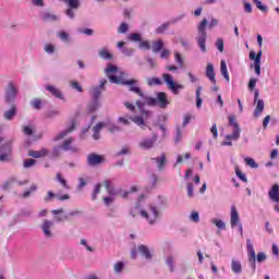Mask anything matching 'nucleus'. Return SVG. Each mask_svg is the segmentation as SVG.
Instances as JSON below:
<instances>
[{
    "instance_id": "nucleus-1",
    "label": "nucleus",
    "mask_w": 279,
    "mask_h": 279,
    "mask_svg": "<svg viewBox=\"0 0 279 279\" xmlns=\"http://www.w3.org/2000/svg\"><path fill=\"white\" fill-rule=\"evenodd\" d=\"M107 77L111 84H120L121 86H129L131 93L138 95L142 100H136L135 106L137 110H141L144 119H149V111L143 109L145 106H159V108H165L169 106V100L167 99V94L165 92H159L157 98L145 95V92L138 87V80L128 78V74L124 72H119L117 65L109 64L106 69Z\"/></svg>"
},
{
    "instance_id": "nucleus-2",
    "label": "nucleus",
    "mask_w": 279,
    "mask_h": 279,
    "mask_svg": "<svg viewBox=\"0 0 279 279\" xmlns=\"http://www.w3.org/2000/svg\"><path fill=\"white\" fill-rule=\"evenodd\" d=\"M147 86H162V84H167V86L175 93V82H173V76L171 74H162L161 78L159 77H149L146 80Z\"/></svg>"
},
{
    "instance_id": "nucleus-3",
    "label": "nucleus",
    "mask_w": 279,
    "mask_h": 279,
    "mask_svg": "<svg viewBox=\"0 0 279 279\" xmlns=\"http://www.w3.org/2000/svg\"><path fill=\"white\" fill-rule=\"evenodd\" d=\"M141 217L143 219H146V221L154 226L158 221V218L160 217V211H158V207L155 205H149L148 211L147 210H141Z\"/></svg>"
},
{
    "instance_id": "nucleus-4",
    "label": "nucleus",
    "mask_w": 279,
    "mask_h": 279,
    "mask_svg": "<svg viewBox=\"0 0 279 279\" xmlns=\"http://www.w3.org/2000/svg\"><path fill=\"white\" fill-rule=\"evenodd\" d=\"M206 25H208V20L203 19L202 22L199 23L197 29H198V36H197V43L201 51L203 53H206Z\"/></svg>"
},
{
    "instance_id": "nucleus-5",
    "label": "nucleus",
    "mask_w": 279,
    "mask_h": 279,
    "mask_svg": "<svg viewBox=\"0 0 279 279\" xmlns=\"http://www.w3.org/2000/svg\"><path fill=\"white\" fill-rule=\"evenodd\" d=\"M229 125L233 128L232 134L226 135V141H239L241 138V128L234 116H229Z\"/></svg>"
},
{
    "instance_id": "nucleus-6",
    "label": "nucleus",
    "mask_w": 279,
    "mask_h": 279,
    "mask_svg": "<svg viewBox=\"0 0 279 279\" xmlns=\"http://www.w3.org/2000/svg\"><path fill=\"white\" fill-rule=\"evenodd\" d=\"M16 85L13 82H9L7 90H5V101L7 104H12L14 99H16L17 94Z\"/></svg>"
},
{
    "instance_id": "nucleus-7",
    "label": "nucleus",
    "mask_w": 279,
    "mask_h": 279,
    "mask_svg": "<svg viewBox=\"0 0 279 279\" xmlns=\"http://www.w3.org/2000/svg\"><path fill=\"white\" fill-rule=\"evenodd\" d=\"M63 3H66L68 10L65 11L66 16L70 19H74L75 13L74 10L80 8V0H61Z\"/></svg>"
},
{
    "instance_id": "nucleus-8",
    "label": "nucleus",
    "mask_w": 279,
    "mask_h": 279,
    "mask_svg": "<svg viewBox=\"0 0 279 279\" xmlns=\"http://www.w3.org/2000/svg\"><path fill=\"white\" fill-rule=\"evenodd\" d=\"M246 250L248 254V262L252 264L253 271H256V251L254 250V245L252 241H246Z\"/></svg>"
},
{
    "instance_id": "nucleus-9",
    "label": "nucleus",
    "mask_w": 279,
    "mask_h": 279,
    "mask_svg": "<svg viewBox=\"0 0 279 279\" xmlns=\"http://www.w3.org/2000/svg\"><path fill=\"white\" fill-rule=\"evenodd\" d=\"M156 141H158V135L154 134L151 138H145L138 143V147L141 149H151L154 145H156Z\"/></svg>"
},
{
    "instance_id": "nucleus-10",
    "label": "nucleus",
    "mask_w": 279,
    "mask_h": 279,
    "mask_svg": "<svg viewBox=\"0 0 279 279\" xmlns=\"http://www.w3.org/2000/svg\"><path fill=\"white\" fill-rule=\"evenodd\" d=\"M101 162H104V156L101 155L93 153L87 156V165L89 167H97V165H101Z\"/></svg>"
},
{
    "instance_id": "nucleus-11",
    "label": "nucleus",
    "mask_w": 279,
    "mask_h": 279,
    "mask_svg": "<svg viewBox=\"0 0 279 279\" xmlns=\"http://www.w3.org/2000/svg\"><path fill=\"white\" fill-rule=\"evenodd\" d=\"M54 197H57V199H59L60 202L71 199V196L69 194H64V195L60 196V193L56 194L52 191H48L47 195L44 198V202H51V199H53Z\"/></svg>"
},
{
    "instance_id": "nucleus-12",
    "label": "nucleus",
    "mask_w": 279,
    "mask_h": 279,
    "mask_svg": "<svg viewBox=\"0 0 279 279\" xmlns=\"http://www.w3.org/2000/svg\"><path fill=\"white\" fill-rule=\"evenodd\" d=\"M230 223L231 228H236L240 222V217H239V210H236V206H231V213H230Z\"/></svg>"
},
{
    "instance_id": "nucleus-13",
    "label": "nucleus",
    "mask_w": 279,
    "mask_h": 279,
    "mask_svg": "<svg viewBox=\"0 0 279 279\" xmlns=\"http://www.w3.org/2000/svg\"><path fill=\"white\" fill-rule=\"evenodd\" d=\"M153 162L156 163L158 171H165V166L167 165V155L162 154L157 158H151Z\"/></svg>"
},
{
    "instance_id": "nucleus-14",
    "label": "nucleus",
    "mask_w": 279,
    "mask_h": 279,
    "mask_svg": "<svg viewBox=\"0 0 279 279\" xmlns=\"http://www.w3.org/2000/svg\"><path fill=\"white\" fill-rule=\"evenodd\" d=\"M268 197L271 199V202H275L276 204L279 203V185L274 184L271 189L268 191Z\"/></svg>"
},
{
    "instance_id": "nucleus-15",
    "label": "nucleus",
    "mask_w": 279,
    "mask_h": 279,
    "mask_svg": "<svg viewBox=\"0 0 279 279\" xmlns=\"http://www.w3.org/2000/svg\"><path fill=\"white\" fill-rule=\"evenodd\" d=\"M51 228H53V221L44 220V223L41 225V230L48 239H51L53 234L51 233Z\"/></svg>"
},
{
    "instance_id": "nucleus-16",
    "label": "nucleus",
    "mask_w": 279,
    "mask_h": 279,
    "mask_svg": "<svg viewBox=\"0 0 279 279\" xmlns=\"http://www.w3.org/2000/svg\"><path fill=\"white\" fill-rule=\"evenodd\" d=\"M28 156L31 158H45L49 156V150L47 148H41L40 150H29Z\"/></svg>"
},
{
    "instance_id": "nucleus-17",
    "label": "nucleus",
    "mask_w": 279,
    "mask_h": 279,
    "mask_svg": "<svg viewBox=\"0 0 279 279\" xmlns=\"http://www.w3.org/2000/svg\"><path fill=\"white\" fill-rule=\"evenodd\" d=\"M215 76V65H213V63H208L206 66V77H208V80L214 84H217V78Z\"/></svg>"
},
{
    "instance_id": "nucleus-18",
    "label": "nucleus",
    "mask_w": 279,
    "mask_h": 279,
    "mask_svg": "<svg viewBox=\"0 0 279 279\" xmlns=\"http://www.w3.org/2000/svg\"><path fill=\"white\" fill-rule=\"evenodd\" d=\"M73 130H75V121L72 122L71 128L66 129L65 131H62L57 136H54L53 141L54 142L62 141V138H64L65 136L71 134V132H73Z\"/></svg>"
},
{
    "instance_id": "nucleus-19",
    "label": "nucleus",
    "mask_w": 279,
    "mask_h": 279,
    "mask_svg": "<svg viewBox=\"0 0 279 279\" xmlns=\"http://www.w3.org/2000/svg\"><path fill=\"white\" fill-rule=\"evenodd\" d=\"M264 110H265V101L263 99L257 100V105L254 110V118L258 119V117L263 114Z\"/></svg>"
},
{
    "instance_id": "nucleus-20",
    "label": "nucleus",
    "mask_w": 279,
    "mask_h": 279,
    "mask_svg": "<svg viewBox=\"0 0 279 279\" xmlns=\"http://www.w3.org/2000/svg\"><path fill=\"white\" fill-rule=\"evenodd\" d=\"M46 90H48V93L52 94L53 97H57V99H64V96H62V92H60V89H58L53 85H47Z\"/></svg>"
},
{
    "instance_id": "nucleus-21",
    "label": "nucleus",
    "mask_w": 279,
    "mask_h": 279,
    "mask_svg": "<svg viewBox=\"0 0 279 279\" xmlns=\"http://www.w3.org/2000/svg\"><path fill=\"white\" fill-rule=\"evenodd\" d=\"M138 252L142 254V256H145L147 260H151V252L149 251V247L147 245H140Z\"/></svg>"
},
{
    "instance_id": "nucleus-22",
    "label": "nucleus",
    "mask_w": 279,
    "mask_h": 279,
    "mask_svg": "<svg viewBox=\"0 0 279 279\" xmlns=\"http://www.w3.org/2000/svg\"><path fill=\"white\" fill-rule=\"evenodd\" d=\"M104 125H106V123L104 122H98L94 128H93V138L94 141H99L100 138V135H99V132H101Z\"/></svg>"
},
{
    "instance_id": "nucleus-23",
    "label": "nucleus",
    "mask_w": 279,
    "mask_h": 279,
    "mask_svg": "<svg viewBox=\"0 0 279 279\" xmlns=\"http://www.w3.org/2000/svg\"><path fill=\"white\" fill-rule=\"evenodd\" d=\"M73 137L68 138L66 141L63 142L61 148L64 151H77V148L71 147V144L73 143Z\"/></svg>"
},
{
    "instance_id": "nucleus-24",
    "label": "nucleus",
    "mask_w": 279,
    "mask_h": 279,
    "mask_svg": "<svg viewBox=\"0 0 279 279\" xmlns=\"http://www.w3.org/2000/svg\"><path fill=\"white\" fill-rule=\"evenodd\" d=\"M14 117H16V106L11 105V110H8L4 112V119L7 121H12V119H14Z\"/></svg>"
},
{
    "instance_id": "nucleus-25",
    "label": "nucleus",
    "mask_w": 279,
    "mask_h": 279,
    "mask_svg": "<svg viewBox=\"0 0 279 279\" xmlns=\"http://www.w3.org/2000/svg\"><path fill=\"white\" fill-rule=\"evenodd\" d=\"M231 270L233 271V274H241L243 271V266H241V262L232 259Z\"/></svg>"
},
{
    "instance_id": "nucleus-26",
    "label": "nucleus",
    "mask_w": 279,
    "mask_h": 279,
    "mask_svg": "<svg viewBox=\"0 0 279 279\" xmlns=\"http://www.w3.org/2000/svg\"><path fill=\"white\" fill-rule=\"evenodd\" d=\"M163 47H165V44L162 43V39L153 41L151 49L154 53H158L159 51H162Z\"/></svg>"
},
{
    "instance_id": "nucleus-27",
    "label": "nucleus",
    "mask_w": 279,
    "mask_h": 279,
    "mask_svg": "<svg viewBox=\"0 0 279 279\" xmlns=\"http://www.w3.org/2000/svg\"><path fill=\"white\" fill-rule=\"evenodd\" d=\"M220 73L227 80L230 82V74L228 73V65L226 64V61L220 62Z\"/></svg>"
},
{
    "instance_id": "nucleus-28",
    "label": "nucleus",
    "mask_w": 279,
    "mask_h": 279,
    "mask_svg": "<svg viewBox=\"0 0 279 279\" xmlns=\"http://www.w3.org/2000/svg\"><path fill=\"white\" fill-rule=\"evenodd\" d=\"M56 180L59 182V184H61V186H62L63 189H66V191H69V189H71V186H69V183L66 182V179H64V178L62 177V173L58 172V173L56 174Z\"/></svg>"
},
{
    "instance_id": "nucleus-29",
    "label": "nucleus",
    "mask_w": 279,
    "mask_h": 279,
    "mask_svg": "<svg viewBox=\"0 0 279 279\" xmlns=\"http://www.w3.org/2000/svg\"><path fill=\"white\" fill-rule=\"evenodd\" d=\"M248 58L250 60H254L255 63H260V58H263V51L257 52V54L256 52L251 51Z\"/></svg>"
},
{
    "instance_id": "nucleus-30",
    "label": "nucleus",
    "mask_w": 279,
    "mask_h": 279,
    "mask_svg": "<svg viewBox=\"0 0 279 279\" xmlns=\"http://www.w3.org/2000/svg\"><path fill=\"white\" fill-rule=\"evenodd\" d=\"M204 100L202 99V86L196 88V108H202V104Z\"/></svg>"
},
{
    "instance_id": "nucleus-31",
    "label": "nucleus",
    "mask_w": 279,
    "mask_h": 279,
    "mask_svg": "<svg viewBox=\"0 0 279 279\" xmlns=\"http://www.w3.org/2000/svg\"><path fill=\"white\" fill-rule=\"evenodd\" d=\"M99 56L102 60H112V53L106 48L99 50Z\"/></svg>"
},
{
    "instance_id": "nucleus-32",
    "label": "nucleus",
    "mask_w": 279,
    "mask_h": 279,
    "mask_svg": "<svg viewBox=\"0 0 279 279\" xmlns=\"http://www.w3.org/2000/svg\"><path fill=\"white\" fill-rule=\"evenodd\" d=\"M90 95L95 101H99V97H101V89H99V87H93Z\"/></svg>"
},
{
    "instance_id": "nucleus-33",
    "label": "nucleus",
    "mask_w": 279,
    "mask_h": 279,
    "mask_svg": "<svg viewBox=\"0 0 279 279\" xmlns=\"http://www.w3.org/2000/svg\"><path fill=\"white\" fill-rule=\"evenodd\" d=\"M168 202L165 196H158L157 198V208H167Z\"/></svg>"
},
{
    "instance_id": "nucleus-34",
    "label": "nucleus",
    "mask_w": 279,
    "mask_h": 279,
    "mask_svg": "<svg viewBox=\"0 0 279 279\" xmlns=\"http://www.w3.org/2000/svg\"><path fill=\"white\" fill-rule=\"evenodd\" d=\"M36 191H38V186H36V184H33L29 190L25 191L22 195V197L24 199H26V197H29V195H32V193H36Z\"/></svg>"
},
{
    "instance_id": "nucleus-35",
    "label": "nucleus",
    "mask_w": 279,
    "mask_h": 279,
    "mask_svg": "<svg viewBox=\"0 0 279 279\" xmlns=\"http://www.w3.org/2000/svg\"><path fill=\"white\" fill-rule=\"evenodd\" d=\"M126 38L128 40H131V43H141L142 40L141 34H129Z\"/></svg>"
},
{
    "instance_id": "nucleus-36",
    "label": "nucleus",
    "mask_w": 279,
    "mask_h": 279,
    "mask_svg": "<svg viewBox=\"0 0 279 279\" xmlns=\"http://www.w3.org/2000/svg\"><path fill=\"white\" fill-rule=\"evenodd\" d=\"M131 121H133V123H135V124L138 125L140 128H143V125H145V120H144L143 117H141V116L131 118Z\"/></svg>"
},
{
    "instance_id": "nucleus-37",
    "label": "nucleus",
    "mask_w": 279,
    "mask_h": 279,
    "mask_svg": "<svg viewBox=\"0 0 279 279\" xmlns=\"http://www.w3.org/2000/svg\"><path fill=\"white\" fill-rule=\"evenodd\" d=\"M130 215L132 217H138V215H141V204H136V206H134L131 211H130Z\"/></svg>"
},
{
    "instance_id": "nucleus-38",
    "label": "nucleus",
    "mask_w": 279,
    "mask_h": 279,
    "mask_svg": "<svg viewBox=\"0 0 279 279\" xmlns=\"http://www.w3.org/2000/svg\"><path fill=\"white\" fill-rule=\"evenodd\" d=\"M213 223L218 228V230H226V222H223V220L214 219Z\"/></svg>"
},
{
    "instance_id": "nucleus-39",
    "label": "nucleus",
    "mask_w": 279,
    "mask_h": 279,
    "mask_svg": "<svg viewBox=\"0 0 279 279\" xmlns=\"http://www.w3.org/2000/svg\"><path fill=\"white\" fill-rule=\"evenodd\" d=\"M34 165H36V160L32 158L25 159L23 162L24 169H29V167H34Z\"/></svg>"
},
{
    "instance_id": "nucleus-40",
    "label": "nucleus",
    "mask_w": 279,
    "mask_h": 279,
    "mask_svg": "<svg viewBox=\"0 0 279 279\" xmlns=\"http://www.w3.org/2000/svg\"><path fill=\"white\" fill-rule=\"evenodd\" d=\"M138 47L140 49H145L146 51H149V49H151V44L147 40H141Z\"/></svg>"
},
{
    "instance_id": "nucleus-41",
    "label": "nucleus",
    "mask_w": 279,
    "mask_h": 279,
    "mask_svg": "<svg viewBox=\"0 0 279 279\" xmlns=\"http://www.w3.org/2000/svg\"><path fill=\"white\" fill-rule=\"evenodd\" d=\"M128 29H130V26L123 22L118 28V34H128Z\"/></svg>"
},
{
    "instance_id": "nucleus-42",
    "label": "nucleus",
    "mask_w": 279,
    "mask_h": 279,
    "mask_svg": "<svg viewBox=\"0 0 279 279\" xmlns=\"http://www.w3.org/2000/svg\"><path fill=\"white\" fill-rule=\"evenodd\" d=\"M104 186L107 189L109 195L114 194V190H112V183L110 182V180H105L104 181Z\"/></svg>"
},
{
    "instance_id": "nucleus-43",
    "label": "nucleus",
    "mask_w": 279,
    "mask_h": 279,
    "mask_svg": "<svg viewBox=\"0 0 279 279\" xmlns=\"http://www.w3.org/2000/svg\"><path fill=\"white\" fill-rule=\"evenodd\" d=\"M31 105L33 106V108H35V110H40L41 106H43V100H40L39 98H35Z\"/></svg>"
},
{
    "instance_id": "nucleus-44",
    "label": "nucleus",
    "mask_w": 279,
    "mask_h": 279,
    "mask_svg": "<svg viewBox=\"0 0 279 279\" xmlns=\"http://www.w3.org/2000/svg\"><path fill=\"white\" fill-rule=\"evenodd\" d=\"M194 117L191 113H186L183 117V128H186V125H189V123H191V121H193Z\"/></svg>"
},
{
    "instance_id": "nucleus-45",
    "label": "nucleus",
    "mask_w": 279,
    "mask_h": 279,
    "mask_svg": "<svg viewBox=\"0 0 279 279\" xmlns=\"http://www.w3.org/2000/svg\"><path fill=\"white\" fill-rule=\"evenodd\" d=\"M2 143H3V138L0 137V145ZM10 149H12V146L10 145V143H5L0 146V151H10Z\"/></svg>"
},
{
    "instance_id": "nucleus-46",
    "label": "nucleus",
    "mask_w": 279,
    "mask_h": 279,
    "mask_svg": "<svg viewBox=\"0 0 279 279\" xmlns=\"http://www.w3.org/2000/svg\"><path fill=\"white\" fill-rule=\"evenodd\" d=\"M99 108V100H94L88 105L89 112H95Z\"/></svg>"
},
{
    "instance_id": "nucleus-47",
    "label": "nucleus",
    "mask_w": 279,
    "mask_h": 279,
    "mask_svg": "<svg viewBox=\"0 0 279 279\" xmlns=\"http://www.w3.org/2000/svg\"><path fill=\"white\" fill-rule=\"evenodd\" d=\"M170 23H165L156 29V34H165L169 29Z\"/></svg>"
},
{
    "instance_id": "nucleus-48",
    "label": "nucleus",
    "mask_w": 279,
    "mask_h": 279,
    "mask_svg": "<svg viewBox=\"0 0 279 279\" xmlns=\"http://www.w3.org/2000/svg\"><path fill=\"white\" fill-rule=\"evenodd\" d=\"M254 3L256 4V8L260 10L262 12H267L268 8L263 4L260 0H254Z\"/></svg>"
},
{
    "instance_id": "nucleus-49",
    "label": "nucleus",
    "mask_w": 279,
    "mask_h": 279,
    "mask_svg": "<svg viewBox=\"0 0 279 279\" xmlns=\"http://www.w3.org/2000/svg\"><path fill=\"white\" fill-rule=\"evenodd\" d=\"M70 86H72L74 88V90H77V93H82L84 90L82 88V85H80V83L76 81L70 82Z\"/></svg>"
},
{
    "instance_id": "nucleus-50",
    "label": "nucleus",
    "mask_w": 279,
    "mask_h": 279,
    "mask_svg": "<svg viewBox=\"0 0 279 279\" xmlns=\"http://www.w3.org/2000/svg\"><path fill=\"white\" fill-rule=\"evenodd\" d=\"M257 263H265L267 260V255L265 253H258L257 256L255 255V262Z\"/></svg>"
},
{
    "instance_id": "nucleus-51",
    "label": "nucleus",
    "mask_w": 279,
    "mask_h": 279,
    "mask_svg": "<svg viewBox=\"0 0 279 279\" xmlns=\"http://www.w3.org/2000/svg\"><path fill=\"white\" fill-rule=\"evenodd\" d=\"M244 161L246 162V165H248V167H251L252 169H256L258 167V165L256 163V161H254V159L246 157L244 159Z\"/></svg>"
},
{
    "instance_id": "nucleus-52",
    "label": "nucleus",
    "mask_w": 279,
    "mask_h": 279,
    "mask_svg": "<svg viewBox=\"0 0 279 279\" xmlns=\"http://www.w3.org/2000/svg\"><path fill=\"white\" fill-rule=\"evenodd\" d=\"M99 193H101V183H98L96 186H95V190H94V193L92 195V199H97V195H99Z\"/></svg>"
},
{
    "instance_id": "nucleus-53",
    "label": "nucleus",
    "mask_w": 279,
    "mask_h": 279,
    "mask_svg": "<svg viewBox=\"0 0 279 279\" xmlns=\"http://www.w3.org/2000/svg\"><path fill=\"white\" fill-rule=\"evenodd\" d=\"M119 123H122V125H130V122L132 121V117H120L118 119Z\"/></svg>"
},
{
    "instance_id": "nucleus-54",
    "label": "nucleus",
    "mask_w": 279,
    "mask_h": 279,
    "mask_svg": "<svg viewBox=\"0 0 279 279\" xmlns=\"http://www.w3.org/2000/svg\"><path fill=\"white\" fill-rule=\"evenodd\" d=\"M190 219H191V221H194V223H199V213L192 211Z\"/></svg>"
},
{
    "instance_id": "nucleus-55",
    "label": "nucleus",
    "mask_w": 279,
    "mask_h": 279,
    "mask_svg": "<svg viewBox=\"0 0 279 279\" xmlns=\"http://www.w3.org/2000/svg\"><path fill=\"white\" fill-rule=\"evenodd\" d=\"M175 60L179 64V68L184 69V59L182 58V56H180V53H175Z\"/></svg>"
},
{
    "instance_id": "nucleus-56",
    "label": "nucleus",
    "mask_w": 279,
    "mask_h": 279,
    "mask_svg": "<svg viewBox=\"0 0 279 279\" xmlns=\"http://www.w3.org/2000/svg\"><path fill=\"white\" fill-rule=\"evenodd\" d=\"M14 182H16L15 178H10L7 182H4V184H3L4 191L10 189V186H12V184H14Z\"/></svg>"
},
{
    "instance_id": "nucleus-57",
    "label": "nucleus",
    "mask_w": 279,
    "mask_h": 279,
    "mask_svg": "<svg viewBox=\"0 0 279 279\" xmlns=\"http://www.w3.org/2000/svg\"><path fill=\"white\" fill-rule=\"evenodd\" d=\"M216 47H217V49H218L221 53H223V49H225L223 39L219 38V39L217 40V43H216Z\"/></svg>"
},
{
    "instance_id": "nucleus-58",
    "label": "nucleus",
    "mask_w": 279,
    "mask_h": 279,
    "mask_svg": "<svg viewBox=\"0 0 279 279\" xmlns=\"http://www.w3.org/2000/svg\"><path fill=\"white\" fill-rule=\"evenodd\" d=\"M44 50L46 53H53L56 51V47L51 44H48L45 46Z\"/></svg>"
},
{
    "instance_id": "nucleus-59",
    "label": "nucleus",
    "mask_w": 279,
    "mask_h": 279,
    "mask_svg": "<svg viewBox=\"0 0 279 279\" xmlns=\"http://www.w3.org/2000/svg\"><path fill=\"white\" fill-rule=\"evenodd\" d=\"M235 174L242 180V182H247V178L245 174H243V172H241L239 168L235 169Z\"/></svg>"
},
{
    "instance_id": "nucleus-60",
    "label": "nucleus",
    "mask_w": 279,
    "mask_h": 279,
    "mask_svg": "<svg viewBox=\"0 0 279 279\" xmlns=\"http://www.w3.org/2000/svg\"><path fill=\"white\" fill-rule=\"evenodd\" d=\"M114 271H116V274H119V272L123 271V263L122 262L116 263Z\"/></svg>"
},
{
    "instance_id": "nucleus-61",
    "label": "nucleus",
    "mask_w": 279,
    "mask_h": 279,
    "mask_svg": "<svg viewBox=\"0 0 279 279\" xmlns=\"http://www.w3.org/2000/svg\"><path fill=\"white\" fill-rule=\"evenodd\" d=\"M169 56H171V51H169L168 49H163L160 53L161 60H167V58H169Z\"/></svg>"
},
{
    "instance_id": "nucleus-62",
    "label": "nucleus",
    "mask_w": 279,
    "mask_h": 279,
    "mask_svg": "<svg viewBox=\"0 0 279 279\" xmlns=\"http://www.w3.org/2000/svg\"><path fill=\"white\" fill-rule=\"evenodd\" d=\"M256 82H257L256 78H251V80L248 81V89H250V90H254V89L256 88Z\"/></svg>"
},
{
    "instance_id": "nucleus-63",
    "label": "nucleus",
    "mask_w": 279,
    "mask_h": 279,
    "mask_svg": "<svg viewBox=\"0 0 279 279\" xmlns=\"http://www.w3.org/2000/svg\"><path fill=\"white\" fill-rule=\"evenodd\" d=\"M168 267L170 268V271H173V256H170L166 260Z\"/></svg>"
},
{
    "instance_id": "nucleus-64",
    "label": "nucleus",
    "mask_w": 279,
    "mask_h": 279,
    "mask_svg": "<svg viewBox=\"0 0 279 279\" xmlns=\"http://www.w3.org/2000/svg\"><path fill=\"white\" fill-rule=\"evenodd\" d=\"M193 193H194L193 183H187V196L193 197Z\"/></svg>"
}]
</instances>
